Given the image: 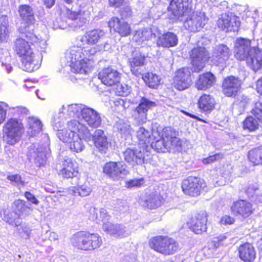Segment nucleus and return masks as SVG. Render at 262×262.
Returning <instances> with one entry per match:
<instances>
[{
	"mask_svg": "<svg viewBox=\"0 0 262 262\" xmlns=\"http://www.w3.org/2000/svg\"><path fill=\"white\" fill-rule=\"evenodd\" d=\"M106 35V32L101 29H95L86 31L79 40L80 45H94Z\"/></svg>",
	"mask_w": 262,
	"mask_h": 262,
	"instance_id": "5701e85b",
	"label": "nucleus"
},
{
	"mask_svg": "<svg viewBox=\"0 0 262 262\" xmlns=\"http://www.w3.org/2000/svg\"><path fill=\"white\" fill-rule=\"evenodd\" d=\"M103 171L114 180L122 178L129 173L126 165L123 162H107L103 166Z\"/></svg>",
	"mask_w": 262,
	"mask_h": 262,
	"instance_id": "9b49d317",
	"label": "nucleus"
},
{
	"mask_svg": "<svg viewBox=\"0 0 262 262\" xmlns=\"http://www.w3.org/2000/svg\"><path fill=\"white\" fill-rule=\"evenodd\" d=\"M78 40L77 45L71 47L67 52L66 58L73 72L79 74H86L90 70L89 62L91 56L95 55L97 51H107L111 49L108 42L100 44L95 47H84L80 45Z\"/></svg>",
	"mask_w": 262,
	"mask_h": 262,
	"instance_id": "f257e3e1",
	"label": "nucleus"
},
{
	"mask_svg": "<svg viewBox=\"0 0 262 262\" xmlns=\"http://www.w3.org/2000/svg\"><path fill=\"white\" fill-rule=\"evenodd\" d=\"M248 157L254 165L262 164V146L251 149L248 152Z\"/></svg>",
	"mask_w": 262,
	"mask_h": 262,
	"instance_id": "37998d69",
	"label": "nucleus"
},
{
	"mask_svg": "<svg viewBox=\"0 0 262 262\" xmlns=\"http://www.w3.org/2000/svg\"><path fill=\"white\" fill-rule=\"evenodd\" d=\"M142 78L146 84L150 88H157L161 82L159 76L152 73H147L143 75Z\"/></svg>",
	"mask_w": 262,
	"mask_h": 262,
	"instance_id": "c03bdc74",
	"label": "nucleus"
},
{
	"mask_svg": "<svg viewBox=\"0 0 262 262\" xmlns=\"http://www.w3.org/2000/svg\"><path fill=\"white\" fill-rule=\"evenodd\" d=\"M11 57L8 53L6 52L5 54L0 52V62H2V66L5 68L8 73H10L12 70V67L10 63Z\"/></svg>",
	"mask_w": 262,
	"mask_h": 262,
	"instance_id": "603ef678",
	"label": "nucleus"
},
{
	"mask_svg": "<svg viewBox=\"0 0 262 262\" xmlns=\"http://www.w3.org/2000/svg\"><path fill=\"white\" fill-rule=\"evenodd\" d=\"M207 220L205 213L198 214L187 224L189 228L195 234H202L207 231Z\"/></svg>",
	"mask_w": 262,
	"mask_h": 262,
	"instance_id": "4be33fe9",
	"label": "nucleus"
},
{
	"mask_svg": "<svg viewBox=\"0 0 262 262\" xmlns=\"http://www.w3.org/2000/svg\"><path fill=\"white\" fill-rule=\"evenodd\" d=\"M246 191L249 197L253 199L255 202H262V195L259 194L257 184L249 185Z\"/></svg>",
	"mask_w": 262,
	"mask_h": 262,
	"instance_id": "de8ad7c7",
	"label": "nucleus"
},
{
	"mask_svg": "<svg viewBox=\"0 0 262 262\" xmlns=\"http://www.w3.org/2000/svg\"><path fill=\"white\" fill-rule=\"evenodd\" d=\"M204 186L203 181L200 178L190 177L183 181L182 188L185 194L195 196L200 194Z\"/></svg>",
	"mask_w": 262,
	"mask_h": 262,
	"instance_id": "2eb2a0df",
	"label": "nucleus"
},
{
	"mask_svg": "<svg viewBox=\"0 0 262 262\" xmlns=\"http://www.w3.org/2000/svg\"><path fill=\"white\" fill-rule=\"evenodd\" d=\"M159 34L160 30L155 27L152 28L140 29L136 31L133 39L137 44L142 45L144 41L149 40L153 37H156Z\"/></svg>",
	"mask_w": 262,
	"mask_h": 262,
	"instance_id": "b1692460",
	"label": "nucleus"
},
{
	"mask_svg": "<svg viewBox=\"0 0 262 262\" xmlns=\"http://www.w3.org/2000/svg\"><path fill=\"white\" fill-rule=\"evenodd\" d=\"M46 148L45 147H38L36 144H33L29 148L27 154L30 160H34L35 164L40 166L45 164L46 162Z\"/></svg>",
	"mask_w": 262,
	"mask_h": 262,
	"instance_id": "393cba45",
	"label": "nucleus"
},
{
	"mask_svg": "<svg viewBox=\"0 0 262 262\" xmlns=\"http://www.w3.org/2000/svg\"><path fill=\"white\" fill-rule=\"evenodd\" d=\"M155 106V102L146 98H142L139 105L134 111V116L135 118L140 123L145 122L148 110Z\"/></svg>",
	"mask_w": 262,
	"mask_h": 262,
	"instance_id": "a878e982",
	"label": "nucleus"
},
{
	"mask_svg": "<svg viewBox=\"0 0 262 262\" xmlns=\"http://www.w3.org/2000/svg\"><path fill=\"white\" fill-rule=\"evenodd\" d=\"M230 55L229 48L226 45L221 44L214 48L211 57V61L215 65L223 67Z\"/></svg>",
	"mask_w": 262,
	"mask_h": 262,
	"instance_id": "6ab92c4d",
	"label": "nucleus"
},
{
	"mask_svg": "<svg viewBox=\"0 0 262 262\" xmlns=\"http://www.w3.org/2000/svg\"><path fill=\"white\" fill-rule=\"evenodd\" d=\"M27 123L29 126L28 133L31 136H36L41 133L42 124L39 119L35 117H29Z\"/></svg>",
	"mask_w": 262,
	"mask_h": 262,
	"instance_id": "58836bf2",
	"label": "nucleus"
},
{
	"mask_svg": "<svg viewBox=\"0 0 262 262\" xmlns=\"http://www.w3.org/2000/svg\"><path fill=\"white\" fill-rule=\"evenodd\" d=\"M64 122V116L63 113L59 112L58 115L54 117L53 120L52 122V125L54 129H56L57 132L58 129H61L63 126Z\"/></svg>",
	"mask_w": 262,
	"mask_h": 262,
	"instance_id": "864d4df0",
	"label": "nucleus"
},
{
	"mask_svg": "<svg viewBox=\"0 0 262 262\" xmlns=\"http://www.w3.org/2000/svg\"><path fill=\"white\" fill-rule=\"evenodd\" d=\"M152 139L154 141H151L149 146V152L151 149H154L158 152L169 151L168 146H167V141L164 139L163 136V129L161 132L159 129L152 130Z\"/></svg>",
	"mask_w": 262,
	"mask_h": 262,
	"instance_id": "bb28decb",
	"label": "nucleus"
},
{
	"mask_svg": "<svg viewBox=\"0 0 262 262\" xmlns=\"http://www.w3.org/2000/svg\"><path fill=\"white\" fill-rule=\"evenodd\" d=\"M100 217L97 224H102V228L104 230L105 225L110 226L111 225V223H110L109 221L111 216L106 210L104 208H100Z\"/></svg>",
	"mask_w": 262,
	"mask_h": 262,
	"instance_id": "5fc2aeb1",
	"label": "nucleus"
},
{
	"mask_svg": "<svg viewBox=\"0 0 262 262\" xmlns=\"http://www.w3.org/2000/svg\"><path fill=\"white\" fill-rule=\"evenodd\" d=\"M14 207L15 208L16 214L20 217L22 215L29 214L28 209H29L25 203V202L20 200H16L14 203Z\"/></svg>",
	"mask_w": 262,
	"mask_h": 262,
	"instance_id": "8fccbe9b",
	"label": "nucleus"
},
{
	"mask_svg": "<svg viewBox=\"0 0 262 262\" xmlns=\"http://www.w3.org/2000/svg\"><path fill=\"white\" fill-rule=\"evenodd\" d=\"M137 137L139 141L138 146L149 151V144L152 140V133L144 127H141L137 132Z\"/></svg>",
	"mask_w": 262,
	"mask_h": 262,
	"instance_id": "f704fd0d",
	"label": "nucleus"
},
{
	"mask_svg": "<svg viewBox=\"0 0 262 262\" xmlns=\"http://www.w3.org/2000/svg\"><path fill=\"white\" fill-rule=\"evenodd\" d=\"M238 254L242 260L245 262H251L254 260L256 252L252 244L245 243L238 247Z\"/></svg>",
	"mask_w": 262,
	"mask_h": 262,
	"instance_id": "72a5a7b5",
	"label": "nucleus"
},
{
	"mask_svg": "<svg viewBox=\"0 0 262 262\" xmlns=\"http://www.w3.org/2000/svg\"><path fill=\"white\" fill-rule=\"evenodd\" d=\"M92 11L93 7L89 3L83 2L79 5L78 11L68 9L66 15L69 19L73 21L72 27L80 28L89 22Z\"/></svg>",
	"mask_w": 262,
	"mask_h": 262,
	"instance_id": "6e6552de",
	"label": "nucleus"
},
{
	"mask_svg": "<svg viewBox=\"0 0 262 262\" xmlns=\"http://www.w3.org/2000/svg\"><path fill=\"white\" fill-rule=\"evenodd\" d=\"M231 210L234 215L245 219L253 213L254 208L250 202L241 200L234 202Z\"/></svg>",
	"mask_w": 262,
	"mask_h": 262,
	"instance_id": "412c9836",
	"label": "nucleus"
},
{
	"mask_svg": "<svg viewBox=\"0 0 262 262\" xmlns=\"http://www.w3.org/2000/svg\"><path fill=\"white\" fill-rule=\"evenodd\" d=\"M228 235L227 233H226L214 237L211 241L208 243L207 246L204 248L205 252H206L207 250H209L210 252H208V254L213 253L221 243L227 238Z\"/></svg>",
	"mask_w": 262,
	"mask_h": 262,
	"instance_id": "a18cd8bd",
	"label": "nucleus"
},
{
	"mask_svg": "<svg viewBox=\"0 0 262 262\" xmlns=\"http://www.w3.org/2000/svg\"><path fill=\"white\" fill-rule=\"evenodd\" d=\"M144 183V179H134L126 182L125 187L127 188L131 189L135 187H139L142 185Z\"/></svg>",
	"mask_w": 262,
	"mask_h": 262,
	"instance_id": "13d9d810",
	"label": "nucleus"
},
{
	"mask_svg": "<svg viewBox=\"0 0 262 262\" xmlns=\"http://www.w3.org/2000/svg\"><path fill=\"white\" fill-rule=\"evenodd\" d=\"M191 73L188 68H183L176 72L173 78L174 87L179 91L188 88L191 84Z\"/></svg>",
	"mask_w": 262,
	"mask_h": 262,
	"instance_id": "f3484780",
	"label": "nucleus"
},
{
	"mask_svg": "<svg viewBox=\"0 0 262 262\" xmlns=\"http://www.w3.org/2000/svg\"><path fill=\"white\" fill-rule=\"evenodd\" d=\"M215 83V76L211 73H206L200 75L195 81V86L199 90H206Z\"/></svg>",
	"mask_w": 262,
	"mask_h": 262,
	"instance_id": "e433bc0d",
	"label": "nucleus"
},
{
	"mask_svg": "<svg viewBox=\"0 0 262 262\" xmlns=\"http://www.w3.org/2000/svg\"><path fill=\"white\" fill-rule=\"evenodd\" d=\"M222 157V155L220 154H215L212 156H210L206 158H204L203 160V162L204 164H208L221 159Z\"/></svg>",
	"mask_w": 262,
	"mask_h": 262,
	"instance_id": "0e129e2a",
	"label": "nucleus"
},
{
	"mask_svg": "<svg viewBox=\"0 0 262 262\" xmlns=\"http://www.w3.org/2000/svg\"><path fill=\"white\" fill-rule=\"evenodd\" d=\"M169 6L168 10L175 17L186 16L185 28L191 32H196L203 28L208 20L204 12H192V0H168Z\"/></svg>",
	"mask_w": 262,
	"mask_h": 262,
	"instance_id": "f03ea898",
	"label": "nucleus"
},
{
	"mask_svg": "<svg viewBox=\"0 0 262 262\" xmlns=\"http://www.w3.org/2000/svg\"><path fill=\"white\" fill-rule=\"evenodd\" d=\"M104 231L111 236L115 238H123L129 235L130 231L124 225L112 224L104 226Z\"/></svg>",
	"mask_w": 262,
	"mask_h": 262,
	"instance_id": "2f4dec72",
	"label": "nucleus"
},
{
	"mask_svg": "<svg viewBox=\"0 0 262 262\" xmlns=\"http://www.w3.org/2000/svg\"><path fill=\"white\" fill-rule=\"evenodd\" d=\"M98 78L102 83L111 86L120 83L121 74L111 67L102 69L98 74Z\"/></svg>",
	"mask_w": 262,
	"mask_h": 262,
	"instance_id": "a211bd4d",
	"label": "nucleus"
},
{
	"mask_svg": "<svg viewBox=\"0 0 262 262\" xmlns=\"http://www.w3.org/2000/svg\"><path fill=\"white\" fill-rule=\"evenodd\" d=\"M24 133V126L20 119L10 118L3 125V140L9 145H13L19 142Z\"/></svg>",
	"mask_w": 262,
	"mask_h": 262,
	"instance_id": "423d86ee",
	"label": "nucleus"
},
{
	"mask_svg": "<svg viewBox=\"0 0 262 262\" xmlns=\"http://www.w3.org/2000/svg\"><path fill=\"white\" fill-rule=\"evenodd\" d=\"M156 44L159 47L170 48L177 45L178 39L177 36L173 33L167 32L162 34L160 30V34L157 37Z\"/></svg>",
	"mask_w": 262,
	"mask_h": 262,
	"instance_id": "c756f323",
	"label": "nucleus"
},
{
	"mask_svg": "<svg viewBox=\"0 0 262 262\" xmlns=\"http://www.w3.org/2000/svg\"><path fill=\"white\" fill-rule=\"evenodd\" d=\"M116 127L121 136L125 138L130 136L133 132L129 122L125 120H119L116 123Z\"/></svg>",
	"mask_w": 262,
	"mask_h": 262,
	"instance_id": "a19ab883",
	"label": "nucleus"
},
{
	"mask_svg": "<svg viewBox=\"0 0 262 262\" xmlns=\"http://www.w3.org/2000/svg\"><path fill=\"white\" fill-rule=\"evenodd\" d=\"M145 56L138 51L134 52L132 57L129 58L130 70L133 74L138 76L141 74V72L137 67L143 66L145 62Z\"/></svg>",
	"mask_w": 262,
	"mask_h": 262,
	"instance_id": "c9c22d12",
	"label": "nucleus"
},
{
	"mask_svg": "<svg viewBox=\"0 0 262 262\" xmlns=\"http://www.w3.org/2000/svg\"><path fill=\"white\" fill-rule=\"evenodd\" d=\"M71 243L79 249L87 251L98 248L102 245V241L98 234L80 232L73 235Z\"/></svg>",
	"mask_w": 262,
	"mask_h": 262,
	"instance_id": "0eeeda50",
	"label": "nucleus"
},
{
	"mask_svg": "<svg viewBox=\"0 0 262 262\" xmlns=\"http://www.w3.org/2000/svg\"><path fill=\"white\" fill-rule=\"evenodd\" d=\"M70 192L75 196H86L90 194L92 189L88 182H85L77 187H72L70 188Z\"/></svg>",
	"mask_w": 262,
	"mask_h": 262,
	"instance_id": "ea45409f",
	"label": "nucleus"
},
{
	"mask_svg": "<svg viewBox=\"0 0 262 262\" xmlns=\"http://www.w3.org/2000/svg\"><path fill=\"white\" fill-rule=\"evenodd\" d=\"M8 20L5 15H0V41H7L9 37Z\"/></svg>",
	"mask_w": 262,
	"mask_h": 262,
	"instance_id": "79ce46f5",
	"label": "nucleus"
},
{
	"mask_svg": "<svg viewBox=\"0 0 262 262\" xmlns=\"http://www.w3.org/2000/svg\"><path fill=\"white\" fill-rule=\"evenodd\" d=\"M198 105L202 111L210 113L214 108L215 101L211 96L204 94L200 97Z\"/></svg>",
	"mask_w": 262,
	"mask_h": 262,
	"instance_id": "4c0bfd02",
	"label": "nucleus"
},
{
	"mask_svg": "<svg viewBox=\"0 0 262 262\" xmlns=\"http://www.w3.org/2000/svg\"><path fill=\"white\" fill-rule=\"evenodd\" d=\"M57 136L67 144L72 151L76 152L82 151L84 148L82 139L86 142L91 140V134L88 127L75 120L69 121L66 127L58 129Z\"/></svg>",
	"mask_w": 262,
	"mask_h": 262,
	"instance_id": "20e7f679",
	"label": "nucleus"
},
{
	"mask_svg": "<svg viewBox=\"0 0 262 262\" xmlns=\"http://www.w3.org/2000/svg\"><path fill=\"white\" fill-rule=\"evenodd\" d=\"M177 135L176 132L171 127H166L163 129V136L167 141L169 151H181L182 150L183 141Z\"/></svg>",
	"mask_w": 262,
	"mask_h": 262,
	"instance_id": "dca6fc26",
	"label": "nucleus"
},
{
	"mask_svg": "<svg viewBox=\"0 0 262 262\" xmlns=\"http://www.w3.org/2000/svg\"><path fill=\"white\" fill-rule=\"evenodd\" d=\"M145 203L149 209H155L161 206L163 199L159 194H150L146 199Z\"/></svg>",
	"mask_w": 262,
	"mask_h": 262,
	"instance_id": "49530a36",
	"label": "nucleus"
},
{
	"mask_svg": "<svg viewBox=\"0 0 262 262\" xmlns=\"http://www.w3.org/2000/svg\"><path fill=\"white\" fill-rule=\"evenodd\" d=\"M100 209H98L95 208H91L90 210V215L89 219L90 220L95 222L96 223H98L99 220L100 219Z\"/></svg>",
	"mask_w": 262,
	"mask_h": 262,
	"instance_id": "bf43d9fd",
	"label": "nucleus"
},
{
	"mask_svg": "<svg viewBox=\"0 0 262 262\" xmlns=\"http://www.w3.org/2000/svg\"><path fill=\"white\" fill-rule=\"evenodd\" d=\"M234 222V219L227 215L223 216L220 220L221 224L224 225H231Z\"/></svg>",
	"mask_w": 262,
	"mask_h": 262,
	"instance_id": "69168bd1",
	"label": "nucleus"
},
{
	"mask_svg": "<svg viewBox=\"0 0 262 262\" xmlns=\"http://www.w3.org/2000/svg\"><path fill=\"white\" fill-rule=\"evenodd\" d=\"M25 196L26 199L31 202L32 203L38 205L39 204V201L35 197V196L31 193L30 192H26Z\"/></svg>",
	"mask_w": 262,
	"mask_h": 262,
	"instance_id": "338daca9",
	"label": "nucleus"
},
{
	"mask_svg": "<svg viewBox=\"0 0 262 262\" xmlns=\"http://www.w3.org/2000/svg\"><path fill=\"white\" fill-rule=\"evenodd\" d=\"M26 38H17L15 42L14 50L20 58L21 66L24 71L31 72L38 69L40 67L39 58L35 54L33 47L46 46L45 40L38 41L39 39L34 34L29 33Z\"/></svg>",
	"mask_w": 262,
	"mask_h": 262,
	"instance_id": "7ed1b4c3",
	"label": "nucleus"
},
{
	"mask_svg": "<svg viewBox=\"0 0 262 262\" xmlns=\"http://www.w3.org/2000/svg\"><path fill=\"white\" fill-rule=\"evenodd\" d=\"M116 85V94L118 96H126L131 92L130 87L125 83L119 84L118 83Z\"/></svg>",
	"mask_w": 262,
	"mask_h": 262,
	"instance_id": "6e6d98bb",
	"label": "nucleus"
},
{
	"mask_svg": "<svg viewBox=\"0 0 262 262\" xmlns=\"http://www.w3.org/2000/svg\"><path fill=\"white\" fill-rule=\"evenodd\" d=\"M108 26L121 36L125 37L130 34L131 29L129 25L123 19L113 17L108 21Z\"/></svg>",
	"mask_w": 262,
	"mask_h": 262,
	"instance_id": "cd10ccee",
	"label": "nucleus"
},
{
	"mask_svg": "<svg viewBox=\"0 0 262 262\" xmlns=\"http://www.w3.org/2000/svg\"><path fill=\"white\" fill-rule=\"evenodd\" d=\"M10 109H12L13 111L12 113L15 115L28 114L29 113V110L23 106H16Z\"/></svg>",
	"mask_w": 262,
	"mask_h": 262,
	"instance_id": "e2e57ef3",
	"label": "nucleus"
},
{
	"mask_svg": "<svg viewBox=\"0 0 262 262\" xmlns=\"http://www.w3.org/2000/svg\"><path fill=\"white\" fill-rule=\"evenodd\" d=\"M18 13L23 22L19 27L20 33L25 34L29 28L35 23V18L32 8L29 5H22L18 7Z\"/></svg>",
	"mask_w": 262,
	"mask_h": 262,
	"instance_id": "ddd939ff",
	"label": "nucleus"
},
{
	"mask_svg": "<svg viewBox=\"0 0 262 262\" xmlns=\"http://www.w3.org/2000/svg\"><path fill=\"white\" fill-rule=\"evenodd\" d=\"M258 40L238 37L235 42V57L246 61L247 65L253 71L259 70L262 66V50L259 48Z\"/></svg>",
	"mask_w": 262,
	"mask_h": 262,
	"instance_id": "39448f33",
	"label": "nucleus"
},
{
	"mask_svg": "<svg viewBox=\"0 0 262 262\" xmlns=\"http://www.w3.org/2000/svg\"><path fill=\"white\" fill-rule=\"evenodd\" d=\"M96 148L101 153L105 154L108 148L107 138L103 130L96 129L93 135H91V140Z\"/></svg>",
	"mask_w": 262,
	"mask_h": 262,
	"instance_id": "c85d7f7f",
	"label": "nucleus"
},
{
	"mask_svg": "<svg viewBox=\"0 0 262 262\" xmlns=\"http://www.w3.org/2000/svg\"><path fill=\"white\" fill-rule=\"evenodd\" d=\"M85 106L82 104H73L67 106V112L68 115L73 117H78L80 119L82 115L83 110L85 108Z\"/></svg>",
	"mask_w": 262,
	"mask_h": 262,
	"instance_id": "09e8293b",
	"label": "nucleus"
},
{
	"mask_svg": "<svg viewBox=\"0 0 262 262\" xmlns=\"http://www.w3.org/2000/svg\"><path fill=\"white\" fill-rule=\"evenodd\" d=\"M149 245L151 249L165 255L174 254L179 248L177 242L167 236H157L151 238Z\"/></svg>",
	"mask_w": 262,
	"mask_h": 262,
	"instance_id": "1a4fd4ad",
	"label": "nucleus"
},
{
	"mask_svg": "<svg viewBox=\"0 0 262 262\" xmlns=\"http://www.w3.org/2000/svg\"><path fill=\"white\" fill-rule=\"evenodd\" d=\"M223 92L228 97L234 96L239 90L241 81L234 76H230L224 80L223 83Z\"/></svg>",
	"mask_w": 262,
	"mask_h": 262,
	"instance_id": "7c9ffc66",
	"label": "nucleus"
},
{
	"mask_svg": "<svg viewBox=\"0 0 262 262\" xmlns=\"http://www.w3.org/2000/svg\"><path fill=\"white\" fill-rule=\"evenodd\" d=\"M252 113L259 121L262 122V100L255 103Z\"/></svg>",
	"mask_w": 262,
	"mask_h": 262,
	"instance_id": "4d7b16f0",
	"label": "nucleus"
},
{
	"mask_svg": "<svg viewBox=\"0 0 262 262\" xmlns=\"http://www.w3.org/2000/svg\"><path fill=\"white\" fill-rule=\"evenodd\" d=\"M123 157L124 160L133 166L142 165L150 159V152L144 147L138 146L135 149L127 148L123 152Z\"/></svg>",
	"mask_w": 262,
	"mask_h": 262,
	"instance_id": "9d476101",
	"label": "nucleus"
},
{
	"mask_svg": "<svg viewBox=\"0 0 262 262\" xmlns=\"http://www.w3.org/2000/svg\"><path fill=\"white\" fill-rule=\"evenodd\" d=\"M7 178L11 182L14 183L15 185L18 186H24L25 185V181L21 180L20 176L18 174L9 176Z\"/></svg>",
	"mask_w": 262,
	"mask_h": 262,
	"instance_id": "680f3d73",
	"label": "nucleus"
},
{
	"mask_svg": "<svg viewBox=\"0 0 262 262\" xmlns=\"http://www.w3.org/2000/svg\"><path fill=\"white\" fill-rule=\"evenodd\" d=\"M240 25L239 17L232 13L222 14L217 20L219 28L226 32L237 31Z\"/></svg>",
	"mask_w": 262,
	"mask_h": 262,
	"instance_id": "4468645a",
	"label": "nucleus"
},
{
	"mask_svg": "<svg viewBox=\"0 0 262 262\" xmlns=\"http://www.w3.org/2000/svg\"><path fill=\"white\" fill-rule=\"evenodd\" d=\"M190 56L192 70L194 72H199L201 71L209 58L206 49L201 47L193 48L191 51Z\"/></svg>",
	"mask_w": 262,
	"mask_h": 262,
	"instance_id": "f8f14e48",
	"label": "nucleus"
},
{
	"mask_svg": "<svg viewBox=\"0 0 262 262\" xmlns=\"http://www.w3.org/2000/svg\"><path fill=\"white\" fill-rule=\"evenodd\" d=\"M80 123L85 122L90 127L97 128L101 124L100 114L93 108L85 107L83 110Z\"/></svg>",
	"mask_w": 262,
	"mask_h": 262,
	"instance_id": "aec40b11",
	"label": "nucleus"
},
{
	"mask_svg": "<svg viewBox=\"0 0 262 262\" xmlns=\"http://www.w3.org/2000/svg\"><path fill=\"white\" fill-rule=\"evenodd\" d=\"M244 129H247L250 131H254L258 128L259 123L257 119H255L252 116H249L246 118L243 122Z\"/></svg>",
	"mask_w": 262,
	"mask_h": 262,
	"instance_id": "3c124183",
	"label": "nucleus"
},
{
	"mask_svg": "<svg viewBox=\"0 0 262 262\" xmlns=\"http://www.w3.org/2000/svg\"><path fill=\"white\" fill-rule=\"evenodd\" d=\"M61 166L60 174L65 178H72L78 173L77 164L74 162L71 158L64 159L62 161Z\"/></svg>",
	"mask_w": 262,
	"mask_h": 262,
	"instance_id": "473e14b6",
	"label": "nucleus"
},
{
	"mask_svg": "<svg viewBox=\"0 0 262 262\" xmlns=\"http://www.w3.org/2000/svg\"><path fill=\"white\" fill-rule=\"evenodd\" d=\"M8 107V105L7 103L0 102V124H1L6 119V112Z\"/></svg>",
	"mask_w": 262,
	"mask_h": 262,
	"instance_id": "052dcab7",
	"label": "nucleus"
},
{
	"mask_svg": "<svg viewBox=\"0 0 262 262\" xmlns=\"http://www.w3.org/2000/svg\"><path fill=\"white\" fill-rule=\"evenodd\" d=\"M124 0H109V5L111 7L118 8L121 6Z\"/></svg>",
	"mask_w": 262,
	"mask_h": 262,
	"instance_id": "774afa93",
	"label": "nucleus"
}]
</instances>
